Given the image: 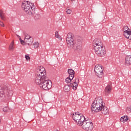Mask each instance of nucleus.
Here are the masks:
<instances>
[{
  "label": "nucleus",
  "mask_w": 131,
  "mask_h": 131,
  "mask_svg": "<svg viewBox=\"0 0 131 131\" xmlns=\"http://www.w3.org/2000/svg\"><path fill=\"white\" fill-rule=\"evenodd\" d=\"M72 2L73 1V0H71Z\"/></svg>",
  "instance_id": "obj_33"
},
{
  "label": "nucleus",
  "mask_w": 131,
  "mask_h": 131,
  "mask_svg": "<svg viewBox=\"0 0 131 131\" xmlns=\"http://www.w3.org/2000/svg\"><path fill=\"white\" fill-rule=\"evenodd\" d=\"M82 114L80 113H75L73 114L72 118L73 120L76 122V121H77L78 120V119L79 118L80 115Z\"/></svg>",
  "instance_id": "obj_15"
},
{
  "label": "nucleus",
  "mask_w": 131,
  "mask_h": 131,
  "mask_svg": "<svg viewBox=\"0 0 131 131\" xmlns=\"http://www.w3.org/2000/svg\"><path fill=\"white\" fill-rule=\"evenodd\" d=\"M78 83H79V79L78 78L73 80V81L70 84V86L72 88L74 91L77 90L78 86Z\"/></svg>",
  "instance_id": "obj_11"
},
{
  "label": "nucleus",
  "mask_w": 131,
  "mask_h": 131,
  "mask_svg": "<svg viewBox=\"0 0 131 131\" xmlns=\"http://www.w3.org/2000/svg\"><path fill=\"white\" fill-rule=\"evenodd\" d=\"M72 80H73V78H71L70 76H69V77H67L66 79V83H71V82L73 81Z\"/></svg>",
  "instance_id": "obj_22"
},
{
  "label": "nucleus",
  "mask_w": 131,
  "mask_h": 131,
  "mask_svg": "<svg viewBox=\"0 0 131 131\" xmlns=\"http://www.w3.org/2000/svg\"><path fill=\"white\" fill-rule=\"evenodd\" d=\"M26 60H30V57H29V55H26L25 56Z\"/></svg>",
  "instance_id": "obj_31"
},
{
  "label": "nucleus",
  "mask_w": 131,
  "mask_h": 131,
  "mask_svg": "<svg viewBox=\"0 0 131 131\" xmlns=\"http://www.w3.org/2000/svg\"><path fill=\"white\" fill-rule=\"evenodd\" d=\"M68 73L69 74L70 77L74 78V74H75V72L71 69H69L68 70Z\"/></svg>",
  "instance_id": "obj_17"
},
{
  "label": "nucleus",
  "mask_w": 131,
  "mask_h": 131,
  "mask_svg": "<svg viewBox=\"0 0 131 131\" xmlns=\"http://www.w3.org/2000/svg\"><path fill=\"white\" fill-rule=\"evenodd\" d=\"M101 111L102 114H104V115H108V114H109V109L105 106V105H103L102 110H101Z\"/></svg>",
  "instance_id": "obj_16"
},
{
  "label": "nucleus",
  "mask_w": 131,
  "mask_h": 131,
  "mask_svg": "<svg viewBox=\"0 0 131 131\" xmlns=\"http://www.w3.org/2000/svg\"><path fill=\"white\" fill-rule=\"evenodd\" d=\"M0 17L2 20H3V21H6V17H5V13H4V11H3L2 10H0Z\"/></svg>",
  "instance_id": "obj_21"
},
{
  "label": "nucleus",
  "mask_w": 131,
  "mask_h": 131,
  "mask_svg": "<svg viewBox=\"0 0 131 131\" xmlns=\"http://www.w3.org/2000/svg\"><path fill=\"white\" fill-rule=\"evenodd\" d=\"M33 47L34 49H37L38 47H39V43L38 42H35L33 45Z\"/></svg>",
  "instance_id": "obj_27"
},
{
  "label": "nucleus",
  "mask_w": 131,
  "mask_h": 131,
  "mask_svg": "<svg viewBox=\"0 0 131 131\" xmlns=\"http://www.w3.org/2000/svg\"><path fill=\"white\" fill-rule=\"evenodd\" d=\"M127 119H128V117L127 116L122 117L120 119V121L121 122H125V121H127Z\"/></svg>",
  "instance_id": "obj_24"
},
{
  "label": "nucleus",
  "mask_w": 131,
  "mask_h": 131,
  "mask_svg": "<svg viewBox=\"0 0 131 131\" xmlns=\"http://www.w3.org/2000/svg\"><path fill=\"white\" fill-rule=\"evenodd\" d=\"M104 104L102 98L100 97H97L92 104L91 111L92 112H100L101 110H103Z\"/></svg>",
  "instance_id": "obj_2"
},
{
  "label": "nucleus",
  "mask_w": 131,
  "mask_h": 131,
  "mask_svg": "<svg viewBox=\"0 0 131 131\" xmlns=\"http://www.w3.org/2000/svg\"><path fill=\"white\" fill-rule=\"evenodd\" d=\"M95 54L99 56V57H104L106 55V49L103 46H100L99 47H95L94 48Z\"/></svg>",
  "instance_id": "obj_7"
},
{
  "label": "nucleus",
  "mask_w": 131,
  "mask_h": 131,
  "mask_svg": "<svg viewBox=\"0 0 131 131\" xmlns=\"http://www.w3.org/2000/svg\"><path fill=\"white\" fill-rule=\"evenodd\" d=\"M9 51H13L15 49V43H14V40L10 43L9 46Z\"/></svg>",
  "instance_id": "obj_20"
},
{
  "label": "nucleus",
  "mask_w": 131,
  "mask_h": 131,
  "mask_svg": "<svg viewBox=\"0 0 131 131\" xmlns=\"http://www.w3.org/2000/svg\"><path fill=\"white\" fill-rule=\"evenodd\" d=\"M123 31H124V32H127L128 31H130V30H128V27L126 26L123 27Z\"/></svg>",
  "instance_id": "obj_26"
},
{
  "label": "nucleus",
  "mask_w": 131,
  "mask_h": 131,
  "mask_svg": "<svg viewBox=\"0 0 131 131\" xmlns=\"http://www.w3.org/2000/svg\"><path fill=\"white\" fill-rule=\"evenodd\" d=\"M45 77H47L46 69L42 66H40L37 69L35 81H36L37 82H39L40 81L39 80L43 79Z\"/></svg>",
  "instance_id": "obj_5"
},
{
  "label": "nucleus",
  "mask_w": 131,
  "mask_h": 131,
  "mask_svg": "<svg viewBox=\"0 0 131 131\" xmlns=\"http://www.w3.org/2000/svg\"><path fill=\"white\" fill-rule=\"evenodd\" d=\"M11 93L8 86L6 85H2L0 86V97L2 98V97H5L6 96H9V94Z\"/></svg>",
  "instance_id": "obj_10"
},
{
  "label": "nucleus",
  "mask_w": 131,
  "mask_h": 131,
  "mask_svg": "<svg viewBox=\"0 0 131 131\" xmlns=\"http://www.w3.org/2000/svg\"><path fill=\"white\" fill-rule=\"evenodd\" d=\"M19 40L21 45L26 43L28 46H31L33 42V38L28 34H26L24 40H23L21 38H19Z\"/></svg>",
  "instance_id": "obj_9"
},
{
  "label": "nucleus",
  "mask_w": 131,
  "mask_h": 131,
  "mask_svg": "<svg viewBox=\"0 0 131 131\" xmlns=\"http://www.w3.org/2000/svg\"><path fill=\"white\" fill-rule=\"evenodd\" d=\"M103 67L100 64H96L94 68V71L96 75L99 77V78H102L103 75H104V73L103 72Z\"/></svg>",
  "instance_id": "obj_8"
},
{
  "label": "nucleus",
  "mask_w": 131,
  "mask_h": 131,
  "mask_svg": "<svg viewBox=\"0 0 131 131\" xmlns=\"http://www.w3.org/2000/svg\"><path fill=\"white\" fill-rule=\"evenodd\" d=\"M0 26H2V27H5V24H4V23L3 21L0 20Z\"/></svg>",
  "instance_id": "obj_30"
},
{
  "label": "nucleus",
  "mask_w": 131,
  "mask_h": 131,
  "mask_svg": "<svg viewBox=\"0 0 131 131\" xmlns=\"http://www.w3.org/2000/svg\"><path fill=\"white\" fill-rule=\"evenodd\" d=\"M66 10H67L66 11L67 14H70L72 13V10L69 9V8H67Z\"/></svg>",
  "instance_id": "obj_29"
},
{
  "label": "nucleus",
  "mask_w": 131,
  "mask_h": 131,
  "mask_svg": "<svg viewBox=\"0 0 131 131\" xmlns=\"http://www.w3.org/2000/svg\"><path fill=\"white\" fill-rule=\"evenodd\" d=\"M80 126H81L83 129L88 131L93 130V129L94 128L93 122L85 119L81 123V125H80Z\"/></svg>",
  "instance_id": "obj_6"
},
{
  "label": "nucleus",
  "mask_w": 131,
  "mask_h": 131,
  "mask_svg": "<svg viewBox=\"0 0 131 131\" xmlns=\"http://www.w3.org/2000/svg\"><path fill=\"white\" fill-rule=\"evenodd\" d=\"M125 64L126 66H129L131 65V56L127 55L125 59Z\"/></svg>",
  "instance_id": "obj_14"
},
{
  "label": "nucleus",
  "mask_w": 131,
  "mask_h": 131,
  "mask_svg": "<svg viewBox=\"0 0 131 131\" xmlns=\"http://www.w3.org/2000/svg\"><path fill=\"white\" fill-rule=\"evenodd\" d=\"M70 88H71L70 84H67L64 86L63 90L64 92H68L70 91Z\"/></svg>",
  "instance_id": "obj_23"
},
{
  "label": "nucleus",
  "mask_w": 131,
  "mask_h": 131,
  "mask_svg": "<svg viewBox=\"0 0 131 131\" xmlns=\"http://www.w3.org/2000/svg\"><path fill=\"white\" fill-rule=\"evenodd\" d=\"M74 35L71 33H69L67 36V43L68 48L74 51H80L81 50V42L74 43Z\"/></svg>",
  "instance_id": "obj_1"
},
{
  "label": "nucleus",
  "mask_w": 131,
  "mask_h": 131,
  "mask_svg": "<svg viewBox=\"0 0 131 131\" xmlns=\"http://www.w3.org/2000/svg\"><path fill=\"white\" fill-rule=\"evenodd\" d=\"M123 3H125V1H123Z\"/></svg>",
  "instance_id": "obj_32"
},
{
  "label": "nucleus",
  "mask_w": 131,
  "mask_h": 131,
  "mask_svg": "<svg viewBox=\"0 0 131 131\" xmlns=\"http://www.w3.org/2000/svg\"><path fill=\"white\" fill-rule=\"evenodd\" d=\"M93 47L94 49L100 47H103V42L100 39H95L93 41Z\"/></svg>",
  "instance_id": "obj_12"
},
{
  "label": "nucleus",
  "mask_w": 131,
  "mask_h": 131,
  "mask_svg": "<svg viewBox=\"0 0 131 131\" xmlns=\"http://www.w3.org/2000/svg\"><path fill=\"white\" fill-rule=\"evenodd\" d=\"M32 6V3L28 2V1H24L21 5V9L24 10L27 14L29 15H34L35 14V9Z\"/></svg>",
  "instance_id": "obj_4"
},
{
  "label": "nucleus",
  "mask_w": 131,
  "mask_h": 131,
  "mask_svg": "<svg viewBox=\"0 0 131 131\" xmlns=\"http://www.w3.org/2000/svg\"><path fill=\"white\" fill-rule=\"evenodd\" d=\"M3 111L4 112H10L11 110L9 107L6 106L3 108Z\"/></svg>",
  "instance_id": "obj_28"
},
{
  "label": "nucleus",
  "mask_w": 131,
  "mask_h": 131,
  "mask_svg": "<svg viewBox=\"0 0 131 131\" xmlns=\"http://www.w3.org/2000/svg\"><path fill=\"white\" fill-rule=\"evenodd\" d=\"M112 90V86L111 85H107L105 89V92L107 94H110V93H111Z\"/></svg>",
  "instance_id": "obj_18"
},
{
  "label": "nucleus",
  "mask_w": 131,
  "mask_h": 131,
  "mask_svg": "<svg viewBox=\"0 0 131 131\" xmlns=\"http://www.w3.org/2000/svg\"><path fill=\"white\" fill-rule=\"evenodd\" d=\"M39 82L35 81L36 84L39 85L40 88H42L45 91H49L52 88V81L49 80L48 77H45L42 79H40Z\"/></svg>",
  "instance_id": "obj_3"
},
{
  "label": "nucleus",
  "mask_w": 131,
  "mask_h": 131,
  "mask_svg": "<svg viewBox=\"0 0 131 131\" xmlns=\"http://www.w3.org/2000/svg\"><path fill=\"white\" fill-rule=\"evenodd\" d=\"M124 36L126 38H127L128 39H131V33L130 31H129L128 32H124Z\"/></svg>",
  "instance_id": "obj_19"
},
{
  "label": "nucleus",
  "mask_w": 131,
  "mask_h": 131,
  "mask_svg": "<svg viewBox=\"0 0 131 131\" xmlns=\"http://www.w3.org/2000/svg\"><path fill=\"white\" fill-rule=\"evenodd\" d=\"M85 119V118H84V116H83L82 114L80 115L79 119H78V120H77V121H76L77 125H78L79 126H80V125H81V124L83 122Z\"/></svg>",
  "instance_id": "obj_13"
},
{
  "label": "nucleus",
  "mask_w": 131,
  "mask_h": 131,
  "mask_svg": "<svg viewBox=\"0 0 131 131\" xmlns=\"http://www.w3.org/2000/svg\"><path fill=\"white\" fill-rule=\"evenodd\" d=\"M55 37L57 38H58L59 40H62V38L61 37V36L59 34V32L58 31H56L55 32Z\"/></svg>",
  "instance_id": "obj_25"
}]
</instances>
